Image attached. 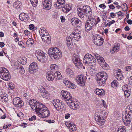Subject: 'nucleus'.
Segmentation results:
<instances>
[{
  "mask_svg": "<svg viewBox=\"0 0 132 132\" xmlns=\"http://www.w3.org/2000/svg\"><path fill=\"white\" fill-rule=\"evenodd\" d=\"M124 122L126 126L130 124L132 120V104L127 106L126 110Z\"/></svg>",
  "mask_w": 132,
  "mask_h": 132,
  "instance_id": "f257e3e1",
  "label": "nucleus"
},
{
  "mask_svg": "<svg viewBox=\"0 0 132 132\" xmlns=\"http://www.w3.org/2000/svg\"><path fill=\"white\" fill-rule=\"evenodd\" d=\"M46 78L48 81H52L54 78L58 80L61 79L62 77L59 71H56L54 74L51 72H47L46 74Z\"/></svg>",
  "mask_w": 132,
  "mask_h": 132,
  "instance_id": "f03ea898",
  "label": "nucleus"
},
{
  "mask_svg": "<svg viewBox=\"0 0 132 132\" xmlns=\"http://www.w3.org/2000/svg\"><path fill=\"white\" fill-rule=\"evenodd\" d=\"M96 62L95 59L92 55L89 54H86L85 55L83 60L84 63L86 64H87L89 65H93Z\"/></svg>",
  "mask_w": 132,
  "mask_h": 132,
  "instance_id": "7ed1b4c3",
  "label": "nucleus"
},
{
  "mask_svg": "<svg viewBox=\"0 0 132 132\" xmlns=\"http://www.w3.org/2000/svg\"><path fill=\"white\" fill-rule=\"evenodd\" d=\"M36 54L37 55L38 60L40 62L45 63L47 61V55L42 51L39 50H37L36 51Z\"/></svg>",
  "mask_w": 132,
  "mask_h": 132,
  "instance_id": "20e7f679",
  "label": "nucleus"
},
{
  "mask_svg": "<svg viewBox=\"0 0 132 132\" xmlns=\"http://www.w3.org/2000/svg\"><path fill=\"white\" fill-rule=\"evenodd\" d=\"M42 105V107L40 108L37 113H38L39 115H41V116L42 118H45L48 117L50 114L49 111L45 105L43 104Z\"/></svg>",
  "mask_w": 132,
  "mask_h": 132,
  "instance_id": "39448f33",
  "label": "nucleus"
},
{
  "mask_svg": "<svg viewBox=\"0 0 132 132\" xmlns=\"http://www.w3.org/2000/svg\"><path fill=\"white\" fill-rule=\"evenodd\" d=\"M96 22V20L95 18H88L85 23V30L88 31L91 30L95 25Z\"/></svg>",
  "mask_w": 132,
  "mask_h": 132,
  "instance_id": "423d86ee",
  "label": "nucleus"
},
{
  "mask_svg": "<svg viewBox=\"0 0 132 132\" xmlns=\"http://www.w3.org/2000/svg\"><path fill=\"white\" fill-rule=\"evenodd\" d=\"M102 113L100 112H96L95 114V118L97 123L100 125H103L105 122V120L102 116Z\"/></svg>",
  "mask_w": 132,
  "mask_h": 132,
  "instance_id": "0eeeda50",
  "label": "nucleus"
},
{
  "mask_svg": "<svg viewBox=\"0 0 132 132\" xmlns=\"http://www.w3.org/2000/svg\"><path fill=\"white\" fill-rule=\"evenodd\" d=\"M53 104L55 108L59 111H61L64 107V104L59 99H54L53 101Z\"/></svg>",
  "mask_w": 132,
  "mask_h": 132,
  "instance_id": "6e6552de",
  "label": "nucleus"
},
{
  "mask_svg": "<svg viewBox=\"0 0 132 132\" xmlns=\"http://www.w3.org/2000/svg\"><path fill=\"white\" fill-rule=\"evenodd\" d=\"M72 61L78 68L80 69L82 68L83 65L80 60L79 56L76 54H74L72 57Z\"/></svg>",
  "mask_w": 132,
  "mask_h": 132,
  "instance_id": "1a4fd4ad",
  "label": "nucleus"
},
{
  "mask_svg": "<svg viewBox=\"0 0 132 132\" xmlns=\"http://www.w3.org/2000/svg\"><path fill=\"white\" fill-rule=\"evenodd\" d=\"M70 36L73 39L74 38L75 40L78 41L81 37V32L78 30H75L71 33Z\"/></svg>",
  "mask_w": 132,
  "mask_h": 132,
  "instance_id": "9d476101",
  "label": "nucleus"
},
{
  "mask_svg": "<svg viewBox=\"0 0 132 132\" xmlns=\"http://www.w3.org/2000/svg\"><path fill=\"white\" fill-rule=\"evenodd\" d=\"M94 43L98 46H101L103 43V40L102 38L100 37L97 35H94L92 38Z\"/></svg>",
  "mask_w": 132,
  "mask_h": 132,
  "instance_id": "9b49d317",
  "label": "nucleus"
},
{
  "mask_svg": "<svg viewBox=\"0 0 132 132\" xmlns=\"http://www.w3.org/2000/svg\"><path fill=\"white\" fill-rule=\"evenodd\" d=\"M87 79L86 76L80 75L76 78V80L80 85L84 86L85 84V81Z\"/></svg>",
  "mask_w": 132,
  "mask_h": 132,
  "instance_id": "f8f14e48",
  "label": "nucleus"
},
{
  "mask_svg": "<svg viewBox=\"0 0 132 132\" xmlns=\"http://www.w3.org/2000/svg\"><path fill=\"white\" fill-rule=\"evenodd\" d=\"M38 66L36 63H31L29 67V72L30 73L33 74L36 72L38 70Z\"/></svg>",
  "mask_w": 132,
  "mask_h": 132,
  "instance_id": "ddd939ff",
  "label": "nucleus"
},
{
  "mask_svg": "<svg viewBox=\"0 0 132 132\" xmlns=\"http://www.w3.org/2000/svg\"><path fill=\"white\" fill-rule=\"evenodd\" d=\"M67 104L72 109L77 110L79 108V104L77 103L76 101H74L73 99L67 102Z\"/></svg>",
  "mask_w": 132,
  "mask_h": 132,
  "instance_id": "4468645a",
  "label": "nucleus"
},
{
  "mask_svg": "<svg viewBox=\"0 0 132 132\" xmlns=\"http://www.w3.org/2000/svg\"><path fill=\"white\" fill-rule=\"evenodd\" d=\"M61 92L62 96L65 100V101L67 103V102L73 99L71 94L67 91L63 90Z\"/></svg>",
  "mask_w": 132,
  "mask_h": 132,
  "instance_id": "2eb2a0df",
  "label": "nucleus"
},
{
  "mask_svg": "<svg viewBox=\"0 0 132 132\" xmlns=\"http://www.w3.org/2000/svg\"><path fill=\"white\" fill-rule=\"evenodd\" d=\"M72 24L74 26L80 27L82 25L81 21L78 18H72L71 20Z\"/></svg>",
  "mask_w": 132,
  "mask_h": 132,
  "instance_id": "dca6fc26",
  "label": "nucleus"
},
{
  "mask_svg": "<svg viewBox=\"0 0 132 132\" xmlns=\"http://www.w3.org/2000/svg\"><path fill=\"white\" fill-rule=\"evenodd\" d=\"M13 103L14 106L17 107H21L22 106V101L19 97H16L13 100Z\"/></svg>",
  "mask_w": 132,
  "mask_h": 132,
  "instance_id": "f3484780",
  "label": "nucleus"
},
{
  "mask_svg": "<svg viewBox=\"0 0 132 132\" xmlns=\"http://www.w3.org/2000/svg\"><path fill=\"white\" fill-rule=\"evenodd\" d=\"M33 104L34 105H32L31 107L33 110H34L37 113L38 112V111L40 108L42 107L43 105H42L43 104L42 103L37 102L36 101H35Z\"/></svg>",
  "mask_w": 132,
  "mask_h": 132,
  "instance_id": "a211bd4d",
  "label": "nucleus"
},
{
  "mask_svg": "<svg viewBox=\"0 0 132 132\" xmlns=\"http://www.w3.org/2000/svg\"><path fill=\"white\" fill-rule=\"evenodd\" d=\"M83 11L84 13L87 14V16L88 17H91L92 15V9L90 6H85L83 7Z\"/></svg>",
  "mask_w": 132,
  "mask_h": 132,
  "instance_id": "6ab92c4d",
  "label": "nucleus"
},
{
  "mask_svg": "<svg viewBox=\"0 0 132 132\" xmlns=\"http://www.w3.org/2000/svg\"><path fill=\"white\" fill-rule=\"evenodd\" d=\"M97 80L101 79L103 80L104 81H106L108 76L107 73L104 72L102 71L99 72L97 75Z\"/></svg>",
  "mask_w": 132,
  "mask_h": 132,
  "instance_id": "aec40b11",
  "label": "nucleus"
},
{
  "mask_svg": "<svg viewBox=\"0 0 132 132\" xmlns=\"http://www.w3.org/2000/svg\"><path fill=\"white\" fill-rule=\"evenodd\" d=\"M42 3L43 7L47 10L50 9L51 6V0H43Z\"/></svg>",
  "mask_w": 132,
  "mask_h": 132,
  "instance_id": "412c9836",
  "label": "nucleus"
},
{
  "mask_svg": "<svg viewBox=\"0 0 132 132\" xmlns=\"http://www.w3.org/2000/svg\"><path fill=\"white\" fill-rule=\"evenodd\" d=\"M53 49L54 50V52L55 53L54 54L56 57V59H59L62 55L61 52L60 51L59 48L57 47L53 48Z\"/></svg>",
  "mask_w": 132,
  "mask_h": 132,
  "instance_id": "4be33fe9",
  "label": "nucleus"
},
{
  "mask_svg": "<svg viewBox=\"0 0 132 132\" xmlns=\"http://www.w3.org/2000/svg\"><path fill=\"white\" fill-rule=\"evenodd\" d=\"M50 37L49 34H43L42 36V39L43 41L47 43H49L51 42Z\"/></svg>",
  "mask_w": 132,
  "mask_h": 132,
  "instance_id": "5701e85b",
  "label": "nucleus"
},
{
  "mask_svg": "<svg viewBox=\"0 0 132 132\" xmlns=\"http://www.w3.org/2000/svg\"><path fill=\"white\" fill-rule=\"evenodd\" d=\"M65 3L64 0H57L55 5L57 7L59 8H62L63 7Z\"/></svg>",
  "mask_w": 132,
  "mask_h": 132,
  "instance_id": "b1692460",
  "label": "nucleus"
},
{
  "mask_svg": "<svg viewBox=\"0 0 132 132\" xmlns=\"http://www.w3.org/2000/svg\"><path fill=\"white\" fill-rule=\"evenodd\" d=\"M7 73H0V77L4 80L8 81L10 78V76Z\"/></svg>",
  "mask_w": 132,
  "mask_h": 132,
  "instance_id": "393cba45",
  "label": "nucleus"
},
{
  "mask_svg": "<svg viewBox=\"0 0 132 132\" xmlns=\"http://www.w3.org/2000/svg\"><path fill=\"white\" fill-rule=\"evenodd\" d=\"M65 125L67 127L72 131H75L76 129V125L72 123L67 122L65 123Z\"/></svg>",
  "mask_w": 132,
  "mask_h": 132,
  "instance_id": "a878e982",
  "label": "nucleus"
},
{
  "mask_svg": "<svg viewBox=\"0 0 132 132\" xmlns=\"http://www.w3.org/2000/svg\"><path fill=\"white\" fill-rule=\"evenodd\" d=\"M41 95L44 98L47 99L49 97V95L47 92L45 88H43L41 92Z\"/></svg>",
  "mask_w": 132,
  "mask_h": 132,
  "instance_id": "bb28decb",
  "label": "nucleus"
},
{
  "mask_svg": "<svg viewBox=\"0 0 132 132\" xmlns=\"http://www.w3.org/2000/svg\"><path fill=\"white\" fill-rule=\"evenodd\" d=\"M48 54L52 58L56 59V57L54 54L55 53L54 52V50L53 49V48H51L49 49L48 51Z\"/></svg>",
  "mask_w": 132,
  "mask_h": 132,
  "instance_id": "cd10ccee",
  "label": "nucleus"
},
{
  "mask_svg": "<svg viewBox=\"0 0 132 132\" xmlns=\"http://www.w3.org/2000/svg\"><path fill=\"white\" fill-rule=\"evenodd\" d=\"M95 93L99 96H103L105 95V92L103 89L96 88L95 91Z\"/></svg>",
  "mask_w": 132,
  "mask_h": 132,
  "instance_id": "c85d7f7f",
  "label": "nucleus"
},
{
  "mask_svg": "<svg viewBox=\"0 0 132 132\" xmlns=\"http://www.w3.org/2000/svg\"><path fill=\"white\" fill-rule=\"evenodd\" d=\"M28 17L27 14L24 13H21L19 15L20 19L22 21H25L27 19Z\"/></svg>",
  "mask_w": 132,
  "mask_h": 132,
  "instance_id": "c756f323",
  "label": "nucleus"
},
{
  "mask_svg": "<svg viewBox=\"0 0 132 132\" xmlns=\"http://www.w3.org/2000/svg\"><path fill=\"white\" fill-rule=\"evenodd\" d=\"M62 8V10L64 12H68L71 10L72 8L69 6V4L64 5Z\"/></svg>",
  "mask_w": 132,
  "mask_h": 132,
  "instance_id": "7c9ffc66",
  "label": "nucleus"
},
{
  "mask_svg": "<svg viewBox=\"0 0 132 132\" xmlns=\"http://www.w3.org/2000/svg\"><path fill=\"white\" fill-rule=\"evenodd\" d=\"M21 4L20 2L17 1L13 3V6L14 8L18 9L20 7Z\"/></svg>",
  "mask_w": 132,
  "mask_h": 132,
  "instance_id": "2f4dec72",
  "label": "nucleus"
},
{
  "mask_svg": "<svg viewBox=\"0 0 132 132\" xmlns=\"http://www.w3.org/2000/svg\"><path fill=\"white\" fill-rule=\"evenodd\" d=\"M79 10H80L79 11L78 10V15L79 17H80L81 18H83V20H85V19H84V14L85 13H83V11L81 9H79Z\"/></svg>",
  "mask_w": 132,
  "mask_h": 132,
  "instance_id": "473e14b6",
  "label": "nucleus"
},
{
  "mask_svg": "<svg viewBox=\"0 0 132 132\" xmlns=\"http://www.w3.org/2000/svg\"><path fill=\"white\" fill-rule=\"evenodd\" d=\"M119 45H120L119 44L118 45L114 46L112 50L111 51V53H113L115 52H117L119 50Z\"/></svg>",
  "mask_w": 132,
  "mask_h": 132,
  "instance_id": "72a5a7b5",
  "label": "nucleus"
},
{
  "mask_svg": "<svg viewBox=\"0 0 132 132\" xmlns=\"http://www.w3.org/2000/svg\"><path fill=\"white\" fill-rule=\"evenodd\" d=\"M39 33L40 36H42L43 34H48L47 31L44 28H43L41 29L39 31Z\"/></svg>",
  "mask_w": 132,
  "mask_h": 132,
  "instance_id": "f704fd0d",
  "label": "nucleus"
},
{
  "mask_svg": "<svg viewBox=\"0 0 132 132\" xmlns=\"http://www.w3.org/2000/svg\"><path fill=\"white\" fill-rule=\"evenodd\" d=\"M119 84L118 83L116 80H114L111 83L112 87L114 88H115L117 86H118Z\"/></svg>",
  "mask_w": 132,
  "mask_h": 132,
  "instance_id": "c9c22d12",
  "label": "nucleus"
},
{
  "mask_svg": "<svg viewBox=\"0 0 132 132\" xmlns=\"http://www.w3.org/2000/svg\"><path fill=\"white\" fill-rule=\"evenodd\" d=\"M58 66L55 64H52L51 65L50 67V69L52 70H56L58 69Z\"/></svg>",
  "mask_w": 132,
  "mask_h": 132,
  "instance_id": "e433bc0d",
  "label": "nucleus"
},
{
  "mask_svg": "<svg viewBox=\"0 0 132 132\" xmlns=\"http://www.w3.org/2000/svg\"><path fill=\"white\" fill-rule=\"evenodd\" d=\"M97 85L100 86H102L103 84L105 83L106 81H104L103 80L101 79L99 80H97Z\"/></svg>",
  "mask_w": 132,
  "mask_h": 132,
  "instance_id": "4c0bfd02",
  "label": "nucleus"
},
{
  "mask_svg": "<svg viewBox=\"0 0 132 132\" xmlns=\"http://www.w3.org/2000/svg\"><path fill=\"white\" fill-rule=\"evenodd\" d=\"M126 128L125 127L121 126L118 128L117 132H126Z\"/></svg>",
  "mask_w": 132,
  "mask_h": 132,
  "instance_id": "58836bf2",
  "label": "nucleus"
},
{
  "mask_svg": "<svg viewBox=\"0 0 132 132\" xmlns=\"http://www.w3.org/2000/svg\"><path fill=\"white\" fill-rule=\"evenodd\" d=\"M8 71L5 68L2 67L0 68V73H8Z\"/></svg>",
  "mask_w": 132,
  "mask_h": 132,
  "instance_id": "ea45409f",
  "label": "nucleus"
},
{
  "mask_svg": "<svg viewBox=\"0 0 132 132\" xmlns=\"http://www.w3.org/2000/svg\"><path fill=\"white\" fill-rule=\"evenodd\" d=\"M66 74L69 76H71L72 74V71L71 69L69 68H67L65 71Z\"/></svg>",
  "mask_w": 132,
  "mask_h": 132,
  "instance_id": "a19ab883",
  "label": "nucleus"
},
{
  "mask_svg": "<svg viewBox=\"0 0 132 132\" xmlns=\"http://www.w3.org/2000/svg\"><path fill=\"white\" fill-rule=\"evenodd\" d=\"M71 82L69 81L66 79H64L63 80V82L65 85L66 86L68 87L69 86Z\"/></svg>",
  "mask_w": 132,
  "mask_h": 132,
  "instance_id": "79ce46f5",
  "label": "nucleus"
},
{
  "mask_svg": "<svg viewBox=\"0 0 132 132\" xmlns=\"http://www.w3.org/2000/svg\"><path fill=\"white\" fill-rule=\"evenodd\" d=\"M103 65H101V66L102 68L107 70L109 69V66L105 62L103 64Z\"/></svg>",
  "mask_w": 132,
  "mask_h": 132,
  "instance_id": "37998d69",
  "label": "nucleus"
},
{
  "mask_svg": "<svg viewBox=\"0 0 132 132\" xmlns=\"http://www.w3.org/2000/svg\"><path fill=\"white\" fill-rule=\"evenodd\" d=\"M38 0H30V2L32 6L35 7L38 3Z\"/></svg>",
  "mask_w": 132,
  "mask_h": 132,
  "instance_id": "c03bdc74",
  "label": "nucleus"
},
{
  "mask_svg": "<svg viewBox=\"0 0 132 132\" xmlns=\"http://www.w3.org/2000/svg\"><path fill=\"white\" fill-rule=\"evenodd\" d=\"M34 41L31 38L29 39L26 42L27 44L29 45L30 44L31 45L33 44L34 43Z\"/></svg>",
  "mask_w": 132,
  "mask_h": 132,
  "instance_id": "a18cd8bd",
  "label": "nucleus"
},
{
  "mask_svg": "<svg viewBox=\"0 0 132 132\" xmlns=\"http://www.w3.org/2000/svg\"><path fill=\"white\" fill-rule=\"evenodd\" d=\"M97 61L100 65H103V63L105 62L104 60L102 57H101Z\"/></svg>",
  "mask_w": 132,
  "mask_h": 132,
  "instance_id": "49530a36",
  "label": "nucleus"
},
{
  "mask_svg": "<svg viewBox=\"0 0 132 132\" xmlns=\"http://www.w3.org/2000/svg\"><path fill=\"white\" fill-rule=\"evenodd\" d=\"M125 96L126 97H128L130 96L131 92L129 90L124 92Z\"/></svg>",
  "mask_w": 132,
  "mask_h": 132,
  "instance_id": "de8ad7c7",
  "label": "nucleus"
},
{
  "mask_svg": "<svg viewBox=\"0 0 132 132\" xmlns=\"http://www.w3.org/2000/svg\"><path fill=\"white\" fill-rule=\"evenodd\" d=\"M19 69L20 70V72L21 74H24L25 72V70L23 67L22 66L20 65V67H19Z\"/></svg>",
  "mask_w": 132,
  "mask_h": 132,
  "instance_id": "09e8293b",
  "label": "nucleus"
},
{
  "mask_svg": "<svg viewBox=\"0 0 132 132\" xmlns=\"http://www.w3.org/2000/svg\"><path fill=\"white\" fill-rule=\"evenodd\" d=\"M128 88V86L127 85L123 86L122 87V90L124 92L129 90Z\"/></svg>",
  "mask_w": 132,
  "mask_h": 132,
  "instance_id": "8fccbe9b",
  "label": "nucleus"
},
{
  "mask_svg": "<svg viewBox=\"0 0 132 132\" xmlns=\"http://www.w3.org/2000/svg\"><path fill=\"white\" fill-rule=\"evenodd\" d=\"M68 87L72 89H74L76 87V86L74 84L71 82Z\"/></svg>",
  "mask_w": 132,
  "mask_h": 132,
  "instance_id": "3c124183",
  "label": "nucleus"
},
{
  "mask_svg": "<svg viewBox=\"0 0 132 132\" xmlns=\"http://www.w3.org/2000/svg\"><path fill=\"white\" fill-rule=\"evenodd\" d=\"M1 99L3 102H7L8 100V98L6 96H3L1 97Z\"/></svg>",
  "mask_w": 132,
  "mask_h": 132,
  "instance_id": "603ef678",
  "label": "nucleus"
},
{
  "mask_svg": "<svg viewBox=\"0 0 132 132\" xmlns=\"http://www.w3.org/2000/svg\"><path fill=\"white\" fill-rule=\"evenodd\" d=\"M69 42L70 43H72V40L71 39V38L70 36H68L67 37V40H66V42Z\"/></svg>",
  "mask_w": 132,
  "mask_h": 132,
  "instance_id": "864d4df0",
  "label": "nucleus"
},
{
  "mask_svg": "<svg viewBox=\"0 0 132 132\" xmlns=\"http://www.w3.org/2000/svg\"><path fill=\"white\" fill-rule=\"evenodd\" d=\"M35 100H30L29 101V103L30 106H32V105H34L33 104L35 102Z\"/></svg>",
  "mask_w": 132,
  "mask_h": 132,
  "instance_id": "5fc2aeb1",
  "label": "nucleus"
},
{
  "mask_svg": "<svg viewBox=\"0 0 132 132\" xmlns=\"http://www.w3.org/2000/svg\"><path fill=\"white\" fill-rule=\"evenodd\" d=\"M89 73L92 76H93L95 74V72L94 71L93 69H92L90 70Z\"/></svg>",
  "mask_w": 132,
  "mask_h": 132,
  "instance_id": "6e6d98bb",
  "label": "nucleus"
},
{
  "mask_svg": "<svg viewBox=\"0 0 132 132\" xmlns=\"http://www.w3.org/2000/svg\"><path fill=\"white\" fill-rule=\"evenodd\" d=\"M121 75V73L119 72V74L118 73H116V75L115 76L116 77V78L117 79H119L120 78H121L120 77Z\"/></svg>",
  "mask_w": 132,
  "mask_h": 132,
  "instance_id": "4d7b16f0",
  "label": "nucleus"
},
{
  "mask_svg": "<svg viewBox=\"0 0 132 132\" xmlns=\"http://www.w3.org/2000/svg\"><path fill=\"white\" fill-rule=\"evenodd\" d=\"M36 119V117L35 116H34L31 118H29V120L30 121H32L33 120H35Z\"/></svg>",
  "mask_w": 132,
  "mask_h": 132,
  "instance_id": "13d9d810",
  "label": "nucleus"
},
{
  "mask_svg": "<svg viewBox=\"0 0 132 132\" xmlns=\"http://www.w3.org/2000/svg\"><path fill=\"white\" fill-rule=\"evenodd\" d=\"M129 84L130 85H132V76L130 77L129 79Z\"/></svg>",
  "mask_w": 132,
  "mask_h": 132,
  "instance_id": "bf43d9fd",
  "label": "nucleus"
},
{
  "mask_svg": "<svg viewBox=\"0 0 132 132\" xmlns=\"http://www.w3.org/2000/svg\"><path fill=\"white\" fill-rule=\"evenodd\" d=\"M102 104L105 108H106V104L105 102V101L104 100H102Z\"/></svg>",
  "mask_w": 132,
  "mask_h": 132,
  "instance_id": "052dcab7",
  "label": "nucleus"
},
{
  "mask_svg": "<svg viewBox=\"0 0 132 132\" xmlns=\"http://www.w3.org/2000/svg\"><path fill=\"white\" fill-rule=\"evenodd\" d=\"M126 70L127 71H129L131 70V67L129 66H127L126 68Z\"/></svg>",
  "mask_w": 132,
  "mask_h": 132,
  "instance_id": "680f3d73",
  "label": "nucleus"
},
{
  "mask_svg": "<svg viewBox=\"0 0 132 132\" xmlns=\"http://www.w3.org/2000/svg\"><path fill=\"white\" fill-rule=\"evenodd\" d=\"M18 44L19 46H21L22 47H24V46H23V45L24 44L22 42H19L18 43Z\"/></svg>",
  "mask_w": 132,
  "mask_h": 132,
  "instance_id": "e2e57ef3",
  "label": "nucleus"
},
{
  "mask_svg": "<svg viewBox=\"0 0 132 132\" xmlns=\"http://www.w3.org/2000/svg\"><path fill=\"white\" fill-rule=\"evenodd\" d=\"M9 85V87L11 89H13L14 88V86L13 85H12V84L10 83Z\"/></svg>",
  "mask_w": 132,
  "mask_h": 132,
  "instance_id": "0e129e2a",
  "label": "nucleus"
},
{
  "mask_svg": "<svg viewBox=\"0 0 132 132\" xmlns=\"http://www.w3.org/2000/svg\"><path fill=\"white\" fill-rule=\"evenodd\" d=\"M22 61L23 62V64H24L27 63L26 58L25 57H24L23 59H22Z\"/></svg>",
  "mask_w": 132,
  "mask_h": 132,
  "instance_id": "69168bd1",
  "label": "nucleus"
},
{
  "mask_svg": "<svg viewBox=\"0 0 132 132\" xmlns=\"http://www.w3.org/2000/svg\"><path fill=\"white\" fill-rule=\"evenodd\" d=\"M34 26L33 24H31L29 25V28L31 30H32L34 28Z\"/></svg>",
  "mask_w": 132,
  "mask_h": 132,
  "instance_id": "338daca9",
  "label": "nucleus"
},
{
  "mask_svg": "<svg viewBox=\"0 0 132 132\" xmlns=\"http://www.w3.org/2000/svg\"><path fill=\"white\" fill-rule=\"evenodd\" d=\"M70 114L69 113L66 114L65 115V119H68L70 117Z\"/></svg>",
  "mask_w": 132,
  "mask_h": 132,
  "instance_id": "774afa93",
  "label": "nucleus"
}]
</instances>
